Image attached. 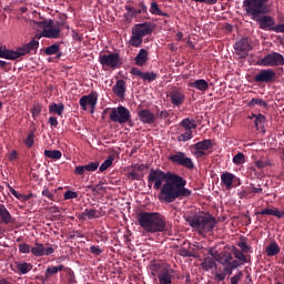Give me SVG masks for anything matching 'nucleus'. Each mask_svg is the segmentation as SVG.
<instances>
[{
	"mask_svg": "<svg viewBox=\"0 0 284 284\" xmlns=\"http://www.w3.org/2000/svg\"><path fill=\"white\" fill-rule=\"evenodd\" d=\"M146 183L149 189L160 191L159 200L164 204H171L176 202V200L182 201L192 195V191L185 187L187 186V180L171 171L165 172L160 169H149Z\"/></svg>",
	"mask_w": 284,
	"mask_h": 284,
	"instance_id": "obj_1",
	"label": "nucleus"
},
{
	"mask_svg": "<svg viewBox=\"0 0 284 284\" xmlns=\"http://www.w3.org/2000/svg\"><path fill=\"white\" fill-rule=\"evenodd\" d=\"M138 226L146 233H162L165 232V216L156 212L138 211L135 215Z\"/></svg>",
	"mask_w": 284,
	"mask_h": 284,
	"instance_id": "obj_2",
	"label": "nucleus"
},
{
	"mask_svg": "<svg viewBox=\"0 0 284 284\" xmlns=\"http://www.w3.org/2000/svg\"><path fill=\"white\" fill-rule=\"evenodd\" d=\"M242 8H245V13L251 17L255 23H258V28L275 27V19L271 16H266L270 10L266 8V3H242Z\"/></svg>",
	"mask_w": 284,
	"mask_h": 284,
	"instance_id": "obj_3",
	"label": "nucleus"
},
{
	"mask_svg": "<svg viewBox=\"0 0 284 284\" xmlns=\"http://www.w3.org/2000/svg\"><path fill=\"white\" fill-rule=\"evenodd\" d=\"M184 222H187L190 229H193L199 232V234H206L214 230V226L217 225V220L209 213H199L193 216H187L184 219Z\"/></svg>",
	"mask_w": 284,
	"mask_h": 284,
	"instance_id": "obj_4",
	"label": "nucleus"
},
{
	"mask_svg": "<svg viewBox=\"0 0 284 284\" xmlns=\"http://www.w3.org/2000/svg\"><path fill=\"white\" fill-rule=\"evenodd\" d=\"M154 32V23L150 21H145L143 23H138L132 26L130 36V47L132 48H141L143 44V38L152 36Z\"/></svg>",
	"mask_w": 284,
	"mask_h": 284,
	"instance_id": "obj_5",
	"label": "nucleus"
},
{
	"mask_svg": "<svg viewBox=\"0 0 284 284\" xmlns=\"http://www.w3.org/2000/svg\"><path fill=\"white\" fill-rule=\"evenodd\" d=\"M108 112H111L109 113V119H111V122L113 123L122 125L131 122L130 110L125 106L119 105L116 108L102 110V114H108Z\"/></svg>",
	"mask_w": 284,
	"mask_h": 284,
	"instance_id": "obj_6",
	"label": "nucleus"
},
{
	"mask_svg": "<svg viewBox=\"0 0 284 284\" xmlns=\"http://www.w3.org/2000/svg\"><path fill=\"white\" fill-rule=\"evenodd\" d=\"M179 136H176V141L179 143H184L192 140V130L196 129L195 120L190 118H184L182 122H179Z\"/></svg>",
	"mask_w": 284,
	"mask_h": 284,
	"instance_id": "obj_7",
	"label": "nucleus"
},
{
	"mask_svg": "<svg viewBox=\"0 0 284 284\" xmlns=\"http://www.w3.org/2000/svg\"><path fill=\"white\" fill-rule=\"evenodd\" d=\"M61 27H63V22H54L53 20L40 22L42 37L47 39H59L61 36Z\"/></svg>",
	"mask_w": 284,
	"mask_h": 284,
	"instance_id": "obj_8",
	"label": "nucleus"
},
{
	"mask_svg": "<svg viewBox=\"0 0 284 284\" xmlns=\"http://www.w3.org/2000/svg\"><path fill=\"white\" fill-rule=\"evenodd\" d=\"M213 260H215V262H217L220 265H223V273L229 275H231L236 267L242 265V263L239 261H234V257H232L229 253L217 254V257Z\"/></svg>",
	"mask_w": 284,
	"mask_h": 284,
	"instance_id": "obj_9",
	"label": "nucleus"
},
{
	"mask_svg": "<svg viewBox=\"0 0 284 284\" xmlns=\"http://www.w3.org/2000/svg\"><path fill=\"white\" fill-rule=\"evenodd\" d=\"M277 74L272 69H262L258 73L253 77V82L257 84H270L275 83Z\"/></svg>",
	"mask_w": 284,
	"mask_h": 284,
	"instance_id": "obj_10",
	"label": "nucleus"
},
{
	"mask_svg": "<svg viewBox=\"0 0 284 284\" xmlns=\"http://www.w3.org/2000/svg\"><path fill=\"white\" fill-rule=\"evenodd\" d=\"M169 161L176 166H182L187 170L195 169V165L192 163V160L184 155L183 152L176 151L175 153L169 155Z\"/></svg>",
	"mask_w": 284,
	"mask_h": 284,
	"instance_id": "obj_11",
	"label": "nucleus"
},
{
	"mask_svg": "<svg viewBox=\"0 0 284 284\" xmlns=\"http://www.w3.org/2000/svg\"><path fill=\"white\" fill-rule=\"evenodd\" d=\"M100 65L102 68H111L112 70L121 68V58L119 53H108L100 55Z\"/></svg>",
	"mask_w": 284,
	"mask_h": 284,
	"instance_id": "obj_12",
	"label": "nucleus"
},
{
	"mask_svg": "<svg viewBox=\"0 0 284 284\" xmlns=\"http://www.w3.org/2000/svg\"><path fill=\"white\" fill-rule=\"evenodd\" d=\"M284 64V59L281 53L272 52L262 58V67L264 68H276Z\"/></svg>",
	"mask_w": 284,
	"mask_h": 284,
	"instance_id": "obj_13",
	"label": "nucleus"
},
{
	"mask_svg": "<svg viewBox=\"0 0 284 284\" xmlns=\"http://www.w3.org/2000/svg\"><path fill=\"white\" fill-rule=\"evenodd\" d=\"M138 8L140 9H135V7L129 4L124 6V10L126 11V13H124V19L132 20L136 19L138 16L150 13L148 10H145V4H143V2L138 3Z\"/></svg>",
	"mask_w": 284,
	"mask_h": 284,
	"instance_id": "obj_14",
	"label": "nucleus"
},
{
	"mask_svg": "<svg viewBox=\"0 0 284 284\" xmlns=\"http://www.w3.org/2000/svg\"><path fill=\"white\" fill-rule=\"evenodd\" d=\"M54 252L55 248L53 246L44 247V245L40 243H33L32 248L29 250V253H31L33 257L50 256L53 255Z\"/></svg>",
	"mask_w": 284,
	"mask_h": 284,
	"instance_id": "obj_15",
	"label": "nucleus"
},
{
	"mask_svg": "<svg viewBox=\"0 0 284 284\" xmlns=\"http://www.w3.org/2000/svg\"><path fill=\"white\" fill-rule=\"evenodd\" d=\"M250 50H253L252 47H250V42L247 41V38H242L240 41H236L234 43V51L236 55H240L241 59L247 58V53Z\"/></svg>",
	"mask_w": 284,
	"mask_h": 284,
	"instance_id": "obj_16",
	"label": "nucleus"
},
{
	"mask_svg": "<svg viewBox=\"0 0 284 284\" xmlns=\"http://www.w3.org/2000/svg\"><path fill=\"white\" fill-rule=\"evenodd\" d=\"M131 171L126 173V179L130 181H141L143 179V174L139 172H143L144 170H149V164H131L130 165Z\"/></svg>",
	"mask_w": 284,
	"mask_h": 284,
	"instance_id": "obj_17",
	"label": "nucleus"
},
{
	"mask_svg": "<svg viewBox=\"0 0 284 284\" xmlns=\"http://www.w3.org/2000/svg\"><path fill=\"white\" fill-rule=\"evenodd\" d=\"M130 74L140 78L141 81L146 83H152L160 77V74H156L155 72H142L141 69L138 68L130 69Z\"/></svg>",
	"mask_w": 284,
	"mask_h": 284,
	"instance_id": "obj_18",
	"label": "nucleus"
},
{
	"mask_svg": "<svg viewBox=\"0 0 284 284\" xmlns=\"http://www.w3.org/2000/svg\"><path fill=\"white\" fill-rule=\"evenodd\" d=\"M78 103L80 105V110L85 111L87 110L85 106H89L91 108V113H94V109L97 106V94L91 93L89 95L80 97V100L78 101Z\"/></svg>",
	"mask_w": 284,
	"mask_h": 284,
	"instance_id": "obj_19",
	"label": "nucleus"
},
{
	"mask_svg": "<svg viewBox=\"0 0 284 284\" xmlns=\"http://www.w3.org/2000/svg\"><path fill=\"white\" fill-rule=\"evenodd\" d=\"M33 51H9L0 48V58L6 60H17L21 57L32 53Z\"/></svg>",
	"mask_w": 284,
	"mask_h": 284,
	"instance_id": "obj_20",
	"label": "nucleus"
},
{
	"mask_svg": "<svg viewBox=\"0 0 284 284\" xmlns=\"http://www.w3.org/2000/svg\"><path fill=\"white\" fill-rule=\"evenodd\" d=\"M97 170H100V166H98V162H90L85 165L75 166V175L83 176L85 172L93 173L97 172Z\"/></svg>",
	"mask_w": 284,
	"mask_h": 284,
	"instance_id": "obj_21",
	"label": "nucleus"
},
{
	"mask_svg": "<svg viewBox=\"0 0 284 284\" xmlns=\"http://www.w3.org/2000/svg\"><path fill=\"white\" fill-rule=\"evenodd\" d=\"M172 273L173 271L169 267L160 268L158 272V281L160 284H171Z\"/></svg>",
	"mask_w": 284,
	"mask_h": 284,
	"instance_id": "obj_22",
	"label": "nucleus"
},
{
	"mask_svg": "<svg viewBox=\"0 0 284 284\" xmlns=\"http://www.w3.org/2000/svg\"><path fill=\"white\" fill-rule=\"evenodd\" d=\"M169 98L171 99V104L173 106H180L184 103V93L181 90H173L169 93Z\"/></svg>",
	"mask_w": 284,
	"mask_h": 284,
	"instance_id": "obj_23",
	"label": "nucleus"
},
{
	"mask_svg": "<svg viewBox=\"0 0 284 284\" xmlns=\"http://www.w3.org/2000/svg\"><path fill=\"white\" fill-rule=\"evenodd\" d=\"M241 181L239 178H236L234 174L224 172L220 174V183L225 186V190H231V182Z\"/></svg>",
	"mask_w": 284,
	"mask_h": 284,
	"instance_id": "obj_24",
	"label": "nucleus"
},
{
	"mask_svg": "<svg viewBox=\"0 0 284 284\" xmlns=\"http://www.w3.org/2000/svg\"><path fill=\"white\" fill-rule=\"evenodd\" d=\"M187 87L195 89V91H199L201 93H205L209 91V82L203 79L195 80L193 82H189Z\"/></svg>",
	"mask_w": 284,
	"mask_h": 284,
	"instance_id": "obj_25",
	"label": "nucleus"
},
{
	"mask_svg": "<svg viewBox=\"0 0 284 284\" xmlns=\"http://www.w3.org/2000/svg\"><path fill=\"white\" fill-rule=\"evenodd\" d=\"M274 216L276 219H283L284 217V212L278 211L277 209H264L262 211L255 212V216Z\"/></svg>",
	"mask_w": 284,
	"mask_h": 284,
	"instance_id": "obj_26",
	"label": "nucleus"
},
{
	"mask_svg": "<svg viewBox=\"0 0 284 284\" xmlns=\"http://www.w3.org/2000/svg\"><path fill=\"white\" fill-rule=\"evenodd\" d=\"M138 119L141 120L143 124H153L154 123V114L149 110L138 111Z\"/></svg>",
	"mask_w": 284,
	"mask_h": 284,
	"instance_id": "obj_27",
	"label": "nucleus"
},
{
	"mask_svg": "<svg viewBox=\"0 0 284 284\" xmlns=\"http://www.w3.org/2000/svg\"><path fill=\"white\" fill-rule=\"evenodd\" d=\"M126 92V87L124 80H118L116 84H113V94L119 99H124V93Z\"/></svg>",
	"mask_w": 284,
	"mask_h": 284,
	"instance_id": "obj_28",
	"label": "nucleus"
},
{
	"mask_svg": "<svg viewBox=\"0 0 284 284\" xmlns=\"http://www.w3.org/2000/svg\"><path fill=\"white\" fill-rule=\"evenodd\" d=\"M214 146V144L212 143V140H201V142H195V144H193V150L194 151H209L212 150V148Z\"/></svg>",
	"mask_w": 284,
	"mask_h": 284,
	"instance_id": "obj_29",
	"label": "nucleus"
},
{
	"mask_svg": "<svg viewBox=\"0 0 284 284\" xmlns=\"http://www.w3.org/2000/svg\"><path fill=\"white\" fill-rule=\"evenodd\" d=\"M61 271H63V265L48 266V268L44 270V276L42 277V282L49 281L50 277H53V275L59 274Z\"/></svg>",
	"mask_w": 284,
	"mask_h": 284,
	"instance_id": "obj_30",
	"label": "nucleus"
},
{
	"mask_svg": "<svg viewBox=\"0 0 284 284\" xmlns=\"http://www.w3.org/2000/svg\"><path fill=\"white\" fill-rule=\"evenodd\" d=\"M145 61H149V52L145 49H141L135 55V65L143 67Z\"/></svg>",
	"mask_w": 284,
	"mask_h": 284,
	"instance_id": "obj_31",
	"label": "nucleus"
},
{
	"mask_svg": "<svg viewBox=\"0 0 284 284\" xmlns=\"http://www.w3.org/2000/svg\"><path fill=\"white\" fill-rule=\"evenodd\" d=\"M0 219L1 223L6 225L12 223V214L9 213L7 206H3V204H0Z\"/></svg>",
	"mask_w": 284,
	"mask_h": 284,
	"instance_id": "obj_32",
	"label": "nucleus"
},
{
	"mask_svg": "<svg viewBox=\"0 0 284 284\" xmlns=\"http://www.w3.org/2000/svg\"><path fill=\"white\" fill-rule=\"evenodd\" d=\"M39 48V41L31 40L29 43H26L23 48H20L18 50H14L16 52H36Z\"/></svg>",
	"mask_w": 284,
	"mask_h": 284,
	"instance_id": "obj_33",
	"label": "nucleus"
},
{
	"mask_svg": "<svg viewBox=\"0 0 284 284\" xmlns=\"http://www.w3.org/2000/svg\"><path fill=\"white\" fill-rule=\"evenodd\" d=\"M78 219L80 221L94 220V219H97V210H94V209H85V210H83L82 213H80Z\"/></svg>",
	"mask_w": 284,
	"mask_h": 284,
	"instance_id": "obj_34",
	"label": "nucleus"
},
{
	"mask_svg": "<svg viewBox=\"0 0 284 284\" xmlns=\"http://www.w3.org/2000/svg\"><path fill=\"white\" fill-rule=\"evenodd\" d=\"M251 119L253 120V123L255 125V129H264V124L266 123V118L264 114H252Z\"/></svg>",
	"mask_w": 284,
	"mask_h": 284,
	"instance_id": "obj_35",
	"label": "nucleus"
},
{
	"mask_svg": "<svg viewBox=\"0 0 284 284\" xmlns=\"http://www.w3.org/2000/svg\"><path fill=\"white\" fill-rule=\"evenodd\" d=\"M59 50V44H50V47L44 48V55H55V59H61V52Z\"/></svg>",
	"mask_w": 284,
	"mask_h": 284,
	"instance_id": "obj_36",
	"label": "nucleus"
},
{
	"mask_svg": "<svg viewBox=\"0 0 284 284\" xmlns=\"http://www.w3.org/2000/svg\"><path fill=\"white\" fill-rule=\"evenodd\" d=\"M266 256H276L278 253H281V247L277 246V243H272L270 245H266L265 248Z\"/></svg>",
	"mask_w": 284,
	"mask_h": 284,
	"instance_id": "obj_37",
	"label": "nucleus"
},
{
	"mask_svg": "<svg viewBox=\"0 0 284 284\" xmlns=\"http://www.w3.org/2000/svg\"><path fill=\"white\" fill-rule=\"evenodd\" d=\"M231 253L234 254V256H231V257L236 258L242 263H247V257L244 256V254H247V252L239 251V248L234 247V248H231Z\"/></svg>",
	"mask_w": 284,
	"mask_h": 284,
	"instance_id": "obj_38",
	"label": "nucleus"
},
{
	"mask_svg": "<svg viewBox=\"0 0 284 284\" xmlns=\"http://www.w3.org/2000/svg\"><path fill=\"white\" fill-rule=\"evenodd\" d=\"M258 29L264 30V31H270V32H275V33H283L284 34V21L281 24L276 26H270V27H258Z\"/></svg>",
	"mask_w": 284,
	"mask_h": 284,
	"instance_id": "obj_39",
	"label": "nucleus"
},
{
	"mask_svg": "<svg viewBox=\"0 0 284 284\" xmlns=\"http://www.w3.org/2000/svg\"><path fill=\"white\" fill-rule=\"evenodd\" d=\"M48 111L50 113L61 116V114L63 113V104L62 103H59V104L50 103V105L48 106Z\"/></svg>",
	"mask_w": 284,
	"mask_h": 284,
	"instance_id": "obj_40",
	"label": "nucleus"
},
{
	"mask_svg": "<svg viewBox=\"0 0 284 284\" xmlns=\"http://www.w3.org/2000/svg\"><path fill=\"white\" fill-rule=\"evenodd\" d=\"M146 11L158 17H168V13L160 11V7L156 2H152L151 7H149V9L146 8Z\"/></svg>",
	"mask_w": 284,
	"mask_h": 284,
	"instance_id": "obj_41",
	"label": "nucleus"
},
{
	"mask_svg": "<svg viewBox=\"0 0 284 284\" xmlns=\"http://www.w3.org/2000/svg\"><path fill=\"white\" fill-rule=\"evenodd\" d=\"M44 158L53 161H59L61 159V151L59 150H44Z\"/></svg>",
	"mask_w": 284,
	"mask_h": 284,
	"instance_id": "obj_42",
	"label": "nucleus"
},
{
	"mask_svg": "<svg viewBox=\"0 0 284 284\" xmlns=\"http://www.w3.org/2000/svg\"><path fill=\"white\" fill-rule=\"evenodd\" d=\"M16 267H18V272H20V274L26 275L28 274V272H31L33 265L26 262H19L18 265H16Z\"/></svg>",
	"mask_w": 284,
	"mask_h": 284,
	"instance_id": "obj_43",
	"label": "nucleus"
},
{
	"mask_svg": "<svg viewBox=\"0 0 284 284\" xmlns=\"http://www.w3.org/2000/svg\"><path fill=\"white\" fill-rule=\"evenodd\" d=\"M201 267L204 268V271H210L214 267H217V264L212 257H205L204 262L201 263Z\"/></svg>",
	"mask_w": 284,
	"mask_h": 284,
	"instance_id": "obj_44",
	"label": "nucleus"
},
{
	"mask_svg": "<svg viewBox=\"0 0 284 284\" xmlns=\"http://www.w3.org/2000/svg\"><path fill=\"white\" fill-rule=\"evenodd\" d=\"M247 106L248 108L258 106V108L266 109V101H264L260 98H253V99H251V102H247Z\"/></svg>",
	"mask_w": 284,
	"mask_h": 284,
	"instance_id": "obj_45",
	"label": "nucleus"
},
{
	"mask_svg": "<svg viewBox=\"0 0 284 284\" xmlns=\"http://www.w3.org/2000/svg\"><path fill=\"white\" fill-rule=\"evenodd\" d=\"M110 165H113V155L108 156V159L102 162V164H99L100 172H105L110 168Z\"/></svg>",
	"mask_w": 284,
	"mask_h": 284,
	"instance_id": "obj_46",
	"label": "nucleus"
},
{
	"mask_svg": "<svg viewBox=\"0 0 284 284\" xmlns=\"http://www.w3.org/2000/svg\"><path fill=\"white\" fill-rule=\"evenodd\" d=\"M42 113V106L39 104H33V106H31V118L33 120H37V118H39V114Z\"/></svg>",
	"mask_w": 284,
	"mask_h": 284,
	"instance_id": "obj_47",
	"label": "nucleus"
},
{
	"mask_svg": "<svg viewBox=\"0 0 284 284\" xmlns=\"http://www.w3.org/2000/svg\"><path fill=\"white\" fill-rule=\"evenodd\" d=\"M33 131H29V135L26 136V140L23 141V143L26 144V148L31 149L33 146Z\"/></svg>",
	"mask_w": 284,
	"mask_h": 284,
	"instance_id": "obj_48",
	"label": "nucleus"
},
{
	"mask_svg": "<svg viewBox=\"0 0 284 284\" xmlns=\"http://www.w3.org/2000/svg\"><path fill=\"white\" fill-rule=\"evenodd\" d=\"M89 252L91 255L100 256L103 253V250L100 247V245H91L89 247Z\"/></svg>",
	"mask_w": 284,
	"mask_h": 284,
	"instance_id": "obj_49",
	"label": "nucleus"
},
{
	"mask_svg": "<svg viewBox=\"0 0 284 284\" xmlns=\"http://www.w3.org/2000/svg\"><path fill=\"white\" fill-rule=\"evenodd\" d=\"M14 196V199H18V201L22 202V203H26L28 202L29 200H31L33 197V194L29 193V194H16V195H12Z\"/></svg>",
	"mask_w": 284,
	"mask_h": 284,
	"instance_id": "obj_50",
	"label": "nucleus"
},
{
	"mask_svg": "<svg viewBox=\"0 0 284 284\" xmlns=\"http://www.w3.org/2000/svg\"><path fill=\"white\" fill-rule=\"evenodd\" d=\"M236 250H240V252H245V253H250V246L247 245L246 242H244V240L240 241V243H236Z\"/></svg>",
	"mask_w": 284,
	"mask_h": 284,
	"instance_id": "obj_51",
	"label": "nucleus"
},
{
	"mask_svg": "<svg viewBox=\"0 0 284 284\" xmlns=\"http://www.w3.org/2000/svg\"><path fill=\"white\" fill-rule=\"evenodd\" d=\"M270 0H243L242 4H266Z\"/></svg>",
	"mask_w": 284,
	"mask_h": 284,
	"instance_id": "obj_52",
	"label": "nucleus"
},
{
	"mask_svg": "<svg viewBox=\"0 0 284 284\" xmlns=\"http://www.w3.org/2000/svg\"><path fill=\"white\" fill-rule=\"evenodd\" d=\"M77 281H74V273L72 270L67 268V284H74Z\"/></svg>",
	"mask_w": 284,
	"mask_h": 284,
	"instance_id": "obj_53",
	"label": "nucleus"
},
{
	"mask_svg": "<svg viewBox=\"0 0 284 284\" xmlns=\"http://www.w3.org/2000/svg\"><path fill=\"white\" fill-rule=\"evenodd\" d=\"M234 165H240L244 163V154L242 153H236L233 159Z\"/></svg>",
	"mask_w": 284,
	"mask_h": 284,
	"instance_id": "obj_54",
	"label": "nucleus"
},
{
	"mask_svg": "<svg viewBox=\"0 0 284 284\" xmlns=\"http://www.w3.org/2000/svg\"><path fill=\"white\" fill-rule=\"evenodd\" d=\"M74 199H78V193L77 192H73V191L64 192V200L65 201H71V200H74Z\"/></svg>",
	"mask_w": 284,
	"mask_h": 284,
	"instance_id": "obj_55",
	"label": "nucleus"
},
{
	"mask_svg": "<svg viewBox=\"0 0 284 284\" xmlns=\"http://www.w3.org/2000/svg\"><path fill=\"white\" fill-rule=\"evenodd\" d=\"M42 196L47 197L50 201H54L55 194L53 192H50L49 189L42 190Z\"/></svg>",
	"mask_w": 284,
	"mask_h": 284,
	"instance_id": "obj_56",
	"label": "nucleus"
},
{
	"mask_svg": "<svg viewBox=\"0 0 284 284\" xmlns=\"http://www.w3.org/2000/svg\"><path fill=\"white\" fill-rule=\"evenodd\" d=\"M18 250L20 251L21 254H28V251H31L32 250V246L23 243V244H20L18 246Z\"/></svg>",
	"mask_w": 284,
	"mask_h": 284,
	"instance_id": "obj_57",
	"label": "nucleus"
},
{
	"mask_svg": "<svg viewBox=\"0 0 284 284\" xmlns=\"http://www.w3.org/2000/svg\"><path fill=\"white\" fill-rule=\"evenodd\" d=\"M179 256L182 257H194L187 248H179Z\"/></svg>",
	"mask_w": 284,
	"mask_h": 284,
	"instance_id": "obj_58",
	"label": "nucleus"
},
{
	"mask_svg": "<svg viewBox=\"0 0 284 284\" xmlns=\"http://www.w3.org/2000/svg\"><path fill=\"white\" fill-rule=\"evenodd\" d=\"M195 3H204L206 6H214L217 3V0H191Z\"/></svg>",
	"mask_w": 284,
	"mask_h": 284,
	"instance_id": "obj_59",
	"label": "nucleus"
},
{
	"mask_svg": "<svg viewBox=\"0 0 284 284\" xmlns=\"http://www.w3.org/2000/svg\"><path fill=\"white\" fill-rule=\"evenodd\" d=\"M264 192L263 189H261L260 186H253V184H251V194H262Z\"/></svg>",
	"mask_w": 284,
	"mask_h": 284,
	"instance_id": "obj_60",
	"label": "nucleus"
},
{
	"mask_svg": "<svg viewBox=\"0 0 284 284\" xmlns=\"http://www.w3.org/2000/svg\"><path fill=\"white\" fill-rule=\"evenodd\" d=\"M206 150H195L193 152V156H195V159H201L203 156H206V152H204Z\"/></svg>",
	"mask_w": 284,
	"mask_h": 284,
	"instance_id": "obj_61",
	"label": "nucleus"
},
{
	"mask_svg": "<svg viewBox=\"0 0 284 284\" xmlns=\"http://www.w3.org/2000/svg\"><path fill=\"white\" fill-rule=\"evenodd\" d=\"M268 165L270 163H267L266 161H255V168L257 169H265Z\"/></svg>",
	"mask_w": 284,
	"mask_h": 284,
	"instance_id": "obj_62",
	"label": "nucleus"
},
{
	"mask_svg": "<svg viewBox=\"0 0 284 284\" xmlns=\"http://www.w3.org/2000/svg\"><path fill=\"white\" fill-rule=\"evenodd\" d=\"M242 278V272L236 273L233 277H231V284H239V280Z\"/></svg>",
	"mask_w": 284,
	"mask_h": 284,
	"instance_id": "obj_63",
	"label": "nucleus"
},
{
	"mask_svg": "<svg viewBox=\"0 0 284 284\" xmlns=\"http://www.w3.org/2000/svg\"><path fill=\"white\" fill-rule=\"evenodd\" d=\"M48 123H49L50 126H52V128L59 126V120H55V118H53V116L48 119Z\"/></svg>",
	"mask_w": 284,
	"mask_h": 284,
	"instance_id": "obj_64",
	"label": "nucleus"
}]
</instances>
